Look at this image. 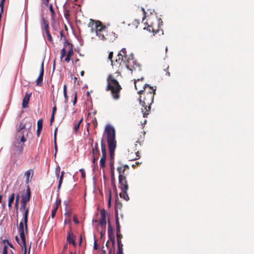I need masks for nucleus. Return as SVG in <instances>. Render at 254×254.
<instances>
[{"mask_svg": "<svg viewBox=\"0 0 254 254\" xmlns=\"http://www.w3.org/2000/svg\"><path fill=\"white\" fill-rule=\"evenodd\" d=\"M118 58L116 59V62H119V69L117 73L120 74L124 68L125 67L129 70L134 71H141V66L139 64H137L131 58L128 57L127 54V51L125 48H123L118 55Z\"/></svg>", "mask_w": 254, "mask_h": 254, "instance_id": "obj_1", "label": "nucleus"}, {"mask_svg": "<svg viewBox=\"0 0 254 254\" xmlns=\"http://www.w3.org/2000/svg\"><path fill=\"white\" fill-rule=\"evenodd\" d=\"M129 168V167L127 165H121L117 168V171L119 173V188L122 190L120 195L121 198H123L126 201H127L129 199L127 193L128 186L126 178L128 174L127 170H128Z\"/></svg>", "mask_w": 254, "mask_h": 254, "instance_id": "obj_2", "label": "nucleus"}, {"mask_svg": "<svg viewBox=\"0 0 254 254\" xmlns=\"http://www.w3.org/2000/svg\"><path fill=\"white\" fill-rule=\"evenodd\" d=\"M107 91H110L113 98L118 100L120 97V93L122 88L118 81L115 79L113 74H110L107 78Z\"/></svg>", "mask_w": 254, "mask_h": 254, "instance_id": "obj_3", "label": "nucleus"}, {"mask_svg": "<svg viewBox=\"0 0 254 254\" xmlns=\"http://www.w3.org/2000/svg\"><path fill=\"white\" fill-rule=\"evenodd\" d=\"M139 94L140 95L139 101L142 106L141 111L143 113V117H146L150 112L151 105L153 102L154 95H153V93Z\"/></svg>", "mask_w": 254, "mask_h": 254, "instance_id": "obj_4", "label": "nucleus"}, {"mask_svg": "<svg viewBox=\"0 0 254 254\" xmlns=\"http://www.w3.org/2000/svg\"><path fill=\"white\" fill-rule=\"evenodd\" d=\"M20 193V200L21 206L20 210L23 211V221L24 222H27L28 221V214L29 212V208L26 207V203L30 200L31 196V191L29 186L27 187L26 190H23L19 192Z\"/></svg>", "mask_w": 254, "mask_h": 254, "instance_id": "obj_5", "label": "nucleus"}, {"mask_svg": "<svg viewBox=\"0 0 254 254\" xmlns=\"http://www.w3.org/2000/svg\"><path fill=\"white\" fill-rule=\"evenodd\" d=\"M105 131L107 134V142L109 151H115L117 144V142L115 139V128L110 125H107L106 126Z\"/></svg>", "mask_w": 254, "mask_h": 254, "instance_id": "obj_6", "label": "nucleus"}, {"mask_svg": "<svg viewBox=\"0 0 254 254\" xmlns=\"http://www.w3.org/2000/svg\"><path fill=\"white\" fill-rule=\"evenodd\" d=\"M88 26L90 27L91 33L95 32L96 35L99 38L102 34H104L107 28L102 23L98 20H94L90 19Z\"/></svg>", "mask_w": 254, "mask_h": 254, "instance_id": "obj_7", "label": "nucleus"}, {"mask_svg": "<svg viewBox=\"0 0 254 254\" xmlns=\"http://www.w3.org/2000/svg\"><path fill=\"white\" fill-rule=\"evenodd\" d=\"M66 54L69 56L70 57L73 54V45L67 40L64 43V47L61 50V60L63 59L65 56Z\"/></svg>", "mask_w": 254, "mask_h": 254, "instance_id": "obj_8", "label": "nucleus"}, {"mask_svg": "<svg viewBox=\"0 0 254 254\" xmlns=\"http://www.w3.org/2000/svg\"><path fill=\"white\" fill-rule=\"evenodd\" d=\"M117 35L112 30L107 28L104 34H102L99 37V39L103 41H108L109 42H113L116 38Z\"/></svg>", "mask_w": 254, "mask_h": 254, "instance_id": "obj_9", "label": "nucleus"}, {"mask_svg": "<svg viewBox=\"0 0 254 254\" xmlns=\"http://www.w3.org/2000/svg\"><path fill=\"white\" fill-rule=\"evenodd\" d=\"M24 227L25 230L27 231V223H19L18 228V231L19 233L20 238L22 240V244L24 247H26V240L24 234Z\"/></svg>", "mask_w": 254, "mask_h": 254, "instance_id": "obj_10", "label": "nucleus"}, {"mask_svg": "<svg viewBox=\"0 0 254 254\" xmlns=\"http://www.w3.org/2000/svg\"><path fill=\"white\" fill-rule=\"evenodd\" d=\"M108 234L109 238V240H108L106 243V246L108 247V245L109 244V241H111L112 243V246L114 247L115 244V239L114 233V228L112 226L111 223H108Z\"/></svg>", "mask_w": 254, "mask_h": 254, "instance_id": "obj_11", "label": "nucleus"}, {"mask_svg": "<svg viewBox=\"0 0 254 254\" xmlns=\"http://www.w3.org/2000/svg\"><path fill=\"white\" fill-rule=\"evenodd\" d=\"M163 25V22L161 21L158 24V26L157 29H155L152 25H147V27H145L144 29H146L147 31L149 32H152L153 35H155L157 34H158L159 35L163 34V31L162 29H160V25Z\"/></svg>", "mask_w": 254, "mask_h": 254, "instance_id": "obj_12", "label": "nucleus"}, {"mask_svg": "<svg viewBox=\"0 0 254 254\" xmlns=\"http://www.w3.org/2000/svg\"><path fill=\"white\" fill-rule=\"evenodd\" d=\"M42 22L43 25V29L45 32V33L47 35L48 40L51 43L53 42V38L52 35L50 34L49 31V22L46 20L44 17L42 18Z\"/></svg>", "mask_w": 254, "mask_h": 254, "instance_id": "obj_13", "label": "nucleus"}, {"mask_svg": "<svg viewBox=\"0 0 254 254\" xmlns=\"http://www.w3.org/2000/svg\"><path fill=\"white\" fill-rule=\"evenodd\" d=\"M142 88L143 89H139L138 90V94H149V93H153V95L155 94L156 88L154 89L153 87L150 86L147 84H144Z\"/></svg>", "mask_w": 254, "mask_h": 254, "instance_id": "obj_14", "label": "nucleus"}, {"mask_svg": "<svg viewBox=\"0 0 254 254\" xmlns=\"http://www.w3.org/2000/svg\"><path fill=\"white\" fill-rule=\"evenodd\" d=\"M65 219L64 222H71L72 219L73 222H79L77 220V216L75 215L72 214L70 212H67L65 213Z\"/></svg>", "mask_w": 254, "mask_h": 254, "instance_id": "obj_15", "label": "nucleus"}, {"mask_svg": "<svg viewBox=\"0 0 254 254\" xmlns=\"http://www.w3.org/2000/svg\"><path fill=\"white\" fill-rule=\"evenodd\" d=\"M44 75V63L42 62L41 68L40 71L38 78L36 80V85L37 86H41L43 84V78Z\"/></svg>", "mask_w": 254, "mask_h": 254, "instance_id": "obj_16", "label": "nucleus"}, {"mask_svg": "<svg viewBox=\"0 0 254 254\" xmlns=\"http://www.w3.org/2000/svg\"><path fill=\"white\" fill-rule=\"evenodd\" d=\"M127 158L130 160H135L139 159L140 158L139 151H135V152H133L132 151H130L129 150H128Z\"/></svg>", "mask_w": 254, "mask_h": 254, "instance_id": "obj_17", "label": "nucleus"}, {"mask_svg": "<svg viewBox=\"0 0 254 254\" xmlns=\"http://www.w3.org/2000/svg\"><path fill=\"white\" fill-rule=\"evenodd\" d=\"M31 93L26 92L22 100V108L25 109L28 107V103L30 100Z\"/></svg>", "mask_w": 254, "mask_h": 254, "instance_id": "obj_18", "label": "nucleus"}, {"mask_svg": "<svg viewBox=\"0 0 254 254\" xmlns=\"http://www.w3.org/2000/svg\"><path fill=\"white\" fill-rule=\"evenodd\" d=\"M100 215L101 216L99 222H106L107 220L109 222L108 214L104 209L101 210Z\"/></svg>", "mask_w": 254, "mask_h": 254, "instance_id": "obj_19", "label": "nucleus"}, {"mask_svg": "<svg viewBox=\"0 0 254 254\" xmlns=\"http://www.w3.org/2000/svg\"><path fill=\"white\" fill-rule=\"evenodd\" d=\"M17 141H19L18 138H16ZM23 149V144H20V143L17 142L15 144L13 145V150L15 152H17L18 153H21L22 152Z\"/></svg>", "mask_w": 254, "mask_h": 254, "instance_id": "obj_20", "label": "nucleus"}, {"mask_svg": "<svg viewBox=\"0 0 254 254\" xmlns=\"http://www.w3.org/2000/svg\"><path fill=\"white\" fill-rule=\"evenodd\" d=\"M67 241L70 244H75V241L73 239V235L70 226H69V230L67 231Z\"/></svg>", "mask_w": 254, "mask_h": 254, "instance_id": "obj_21", "label": "nucleus"}, {"mask_svg": "<svg viewBox=\"0 0 254 254\" xmlns=\"http://www.w3.org/2000/svg\"><path fill=\"white\" fill-rule=\"evenodd\" d=\"M143 79H144L143 76H141L140 78H138L136 79H134V85H135V88L136 90L138 89V87L141 86H143V84H142V83H141V84L138 83V85H137V82H142L143 80Z\"/></svg>", "mask_w": 254, "mask_h": 254, "instance_id": "obj_22", "label": "nucleus"}, {"mask_svg": "<svg viewBox=\"0 0 254 254\" xmlns=\"http://www.w3.org/2000/svg\"><path fill=\"white\" fill-rule=\"evenodd\" d=\"M113 56V52H110L109 54V56H108L109 60H110L111 61V64H112V66L113 67L114 66H116V67H119V62H116V61H113L112 60Z\"/></svg>", "mask_w": 254, "mask_h": 254, "instance_id": "obj_23", "label": "nucleus"}, {"mask_svg": "<svg viewBox=\"0 0 254 254\" xmlns=\"http://www.w3.org/2000/svg\"><path fill=\"white\" fill-rule=\"evenodd\" d=\"M101 152H102V156H106V145L103 143V138L101 139Z\"/></svg>", "mask_w": 254, "mask_h": 254, "instance_id": "obj_24", "label": "nucleus"}, {"mask_svg": "<svg viewBox=\"0 0 254 254\" xmlns=\"http://www.w3.org/2000/svg\"><path fill=\"white\" fill-rule=\"evenodd\" d=\"M15 198V194L12 193L9 197L8 201V206L9 208L11 207V204L13 202Z\"/></svg>", "mask_w": 254, "mask_h": 254, "instance_id": "obj_25", "label": "nucleus"}, {"mask_svg": "<svg viewBox=\"0 0 254 254\" xmlns=\"http://www.w3.org/2000/svg\"><path fill=\"white\" fill-rule=\"evenodd\" d=\"M32 173V175H33V171L32 170H29L27 171L25 173V176H26V184H28L30 180L29 177L30 176L31 173Z\"/></svg>", "mask_w": 254, "mask_h": 254, "instance_id": "obj_26", "label": "nucleus"}, {"mask_svg": "<svg viewBox=\"0 0 254 254\" xmlns=\"http://www.w3.org/2000/svg\"><path fill=\"white\" fill-rule=\"evenodd\" d=\"M64 174V171H62L61 173V175L60 177V180L59 181V184H58V191L60 189V188L61 187L62 184L63 183V180Z\"/></svg>", "mask_w": 254, "mask_h": 254, "instance_id": "obj_27", "label": "nucleus"}, {"mask_svg": "<svg viewBox=\"0 0 254 254\" xmlns=\"http://www.w3.org/2000/svg\"><path fill=\"white\" fill-rule=\"evenodd\" d=\"M92 146V156H99L100 155V151L98 148L94 147L93 145Z\"/></svg>", "mask_w": 254, "mask_h": 254, "instance_id": "obj_28", "label": "nucleus"}, {"mask_svg": "<svg viewBox=\"0 0 254 254\" xmlns=\"http://www.w3.org/2000/svg\"><path fill=\"white\" fill-rule=\"evenodd\" d=\"M25 128V124L23 123H20L19 126V128L18 129V132L20 134H23V129Z\"/></svg>", "mask_w": 254, "mask_h": 254, "instance_id": "obj_29", "label": "nucleus"}, {"mask_svg": "<svg viewBox=\"0 0 254 254\" xmlns=\"http://www.w3.org/2000/svg\"><path fill=\"white\" fill-rule=\"evenodd\" d=\"M106 156H102L100 161V166L101 168H104L105 166V161Z\"/></svg>", "mask_w": 254, "mask_h": 254, "instance_id": "obj_30", "label": "nucleus"}, {"mask_svg": "<svg viewBox=\"0 0 254 254\" xmlns=\"http://www.w3.org/2000/svg\"><path fill=\"white\" fill-rule=\"evenodd\" d=\"M58 207V201H57L56 204L55 206V207L53 208V209L51 213V217L52 218H54L55 216V215L56 214L57 209Z\"/></svg>", "mask_w": 254, "mask_h": 254, "instance_id": "obj_31", "label": "nucleus"}, {"mask_svg": "<svg viewBox=\"0 0 254 254\" xmlns=\"http://www.w3.org/2000/svg\"><path fill=\"white\" fill-rule=\"evenodd\" d=\"M64 97L65 98V102L67 103L68 102V96L67 95V91H66V84H64Z\"/></svg>", "mask_w": 254, "mask_h": 254, "instance_id": "obj_32", "label": "nucleus"}, {"mask_svg": "<svg viewBox=\"0 0 254 254\" xmlns=\"http://www.w3.org/2000/svg\"><path fill=\"white\" fill-rule=\"evenodd\" d=\"M49 9L51 13V17L53 19L54 18L55 15V12L54 11V10L52 4H50L49 5Z\"/></svg>", "mask_w": 254, "mask_h": 254, "instance_id": "obj_33", "label": "nucleus"}, {"mask_svg": "<svg viewBox=\"0 0 254 254\" xmlns=\"http://www.w3.org/2000/svg\"><path fill=\"white\" fill-rule=\"evenodd\" d=\"M43 127V120L39 119L37 122V129H42Z\"/></svg>", "mask_w": 254, "mask_h": 254, "instance_id": "obj_34", "label": "nucleus"}, {"mask_svg": "<svg viewBox=\"0 0 254 254\" xmlns=\"http://www.w3.org/2000/svg\"><path fill=\"white\" fill-rule=\"evenodd\" d=\"M26 247H24V252L23 254H26ZM2 254H7V247L5 245L3 247Z\"/></svg>", "mask_w": 254, "mask_h": 254, "instance_id": "obj_35", "label": "nucleus"}, {"mask_svg": "<svg viewBox=\"0 0 254 254\" xmlns=\"http://www.w3.org/2000/svg\"><path fill=\"white\" fill-rule=\"evenodd\" d=\"M111 183L112 186L116 188V185H115V178L114 175V172L111 173Z\"/></svg>", "mask_w": 254, "mask_h": 254, "instance_id": "obj_36", "label": "nucleus"}, {"mask_svg": "<svg viewBox=\"0 0 254 254\" xmlns=\"http://www.w3.org/2000/svg\"><path fill=\"white\" fill-rule=\"evenodd\" d=\"M20 197V193H18V194H16V198H15V205L16 207H18V201L19 200Z\"/></svg>", "mask_w": 254, "mask_h": 254, "instance_id": "obj_37", "label": "nucleus"}, {"mask_svg": "<svg viewBox=\"0 0 254 254\" xmlns=\"http://www.w3.org/2000/svg\"><path fill=\"white\" fill-rule=\"evenodd\" d=\"M111 198H112V190L111 189L109 190V198L108 200V203L109 206H110L111 203Z\"/></svg>", "mask_w": 254, "mask_h": 254, "instance_id": "obj_38", "label": "nucleus"}, {"mask_svg": "<svg viewBox=\"0 0 254 254\" xmlns=\"http://www.w3.org/2000/svg\"><path fill=\"white\" fill-rule=\"evenodd\" d=\"M57 129H58L57 128H56V129L55 130V133H54V143H55V149L56 152H57V148H58L57 143H56V133H57Z\"/></svg>", "mask_w": 254, "mask_h": 254, "instance_id": "obj_39", "label": "nucleus"}, {"mask_svg": "<svg viewBox=\"0 0 254 254\" xmlns=\"http://www.w3.org/2000/svg\"><path fill=\"white\" fill-rule=\"evenodd\" d=\"M123 246L118 247V251L117 254H123Z\"/></svg>", "mask_w": 254, "mask_h": 254, "instance_id": "obj_40", "label": "nucleus"}, {"mask_svg": "<svg viewBox=\"0 0 254 254\" xmlns=\"http://www.w3.org/2000/svg\"><path fill=\"white\" fill-rule=\"evenodd\" d=\"M60 173V167L59 166H57L55 169V174L57 177H59Z\"/></svg>", "mask_w": 254, "mask_h": 254, "instance_id": "obj_41", "label": "nucleus"}, {"mask_svg": "<svg viewBox=\"0 0 254 254\" xmlns=\"http://www.w3.org/2000/svg\"><path fill=\"white\" fill-rule=\"evenodd\" d=\"M15 240L17 241V242L21 246L22 249H24V247L23 246L22 242V240L20 241L18 238V237L16 236H15Z\"/></svg>", "mask_w": 254, "mask_h": 254, "instance_id": "obj_42", "label": "nucleus"}, {"mask_svg": "<svg viewBox=\"0 0 254 254\" xmlns=\"http://www.w3.org/2000/svg\"><path fill=\"white\" fill-rule=\"evenodd\" d=\"M5 0H1L0 2V7L1 9V12H3L4 3Z\"/></svg>", "mask_w": 254, "mask_h": 254, "instance_id": "obj_43", "label": "nucleus"}, {"mask_svg": "<svg viewBox=\"0 0 254 254\" xmlns=\"http://www.w3.org/2000/svg\"><path fill=\"white\" fill-rule=\"evenodd\" d=\"M121 227L120 225V223H116V233H119L121 232Z\"/></svg>", "mask_w": 254, "mask_h": 254, "instance_id": "obj_44", "label": "nucleus"}, {"mask_svg": "<svg viewBox=\"0 0 254 254\" xmlns=\"http://www.w3.org/2000/svg\"><path fill=\"white\" fill-rule=\"evenodd\" d=\"M92 162L93 163H95V162L98 159L99 156L95 155V156H92Z\"/></svg>", "mask_w": 254, "mask_h": 254, "instance_id": "obj_45", "label": "nucleus"}, {"mask_svg": "<svg viewBox=\"0 0 254 254\" xmlns=\"http://www.w3.org/2000/svg\"><path fill=\"white\" fill-rule=\"evenodd\" d=\"M80 125L78 123L75 124L74 126V130L75 132H77L79 128Z\"/></svg>", "mask_w": 254, "mask_h": 254, "instance_id": "obj_46", "label": "nucleus"}, {"mask_svg": "<svg viewBox=\"0 0 254 254\" xmlns=\"http://www.w3.org/2000/svg\"><path fill=\"white\" fill-rule=\"evenodd\" d=\"M22 136L20 137V141L23 143H24L26 141V139L25 138L24 134H21Z\"/></svg>", "mask_w": 254, "mask_h": 254, "instance_id": "obj_47", "label": "nucleus"}, {"mask_svg": "<svg viewBox=\"0 0 254 254\" xmlns=\"http://www.w3.org/2000/svg\"><path fill=\"white\" fill-rule=\"evenodd\" d=\"M80 172L81 173V176L82 178H84L85 177V172L83 169H80L79 170Z\"/></svg>", "mask_w": 254, "mask_h": 254, "instance_id": "obj_48", "label": "nucleus"}, {"mask_svg": "<svg viewBox=\"0 0 254 254\" xmlns=\"http://www.w3.org/2000/svg\"><path fill=\"white\" fill-rule=\"evenodd\" d=\"M114 152H115V151H109V153H110V159L111 160H113L114 159Z\"/></svg>", "mask_w": 254, "mask_h": 254, "instance_id": "obj_49", "label": "nucleus"}, {"mask_svg": "<svg viewBox=\"0 0 254 254\" xmlns=\"http://www.w3.org/2000/svg\"><path fill=\"white\" fill-rule=\"evenodd\" d=\"M116 236H117V239H119V240H122V239L123 237V236L121 234V232L119 233H116Z\"/></svg>", "mask_w": 254, "mask_h": 254, "instance_id": "obj_50", "label": "nucleus"}, {"mask_svg": "<svg viewBox=\"0 0 254 254\" xmlns=\"http://www.w3.org/2000/svg\"><path fill=\"white\" fill-rule=\"evenodd\" d=\"M65 56H66V57L64 59V60L66 63H68L71 60V57L66 54L65 55Z\"/></svg>", "mask_w": 254, "mask_h": 254, "instance_id": "obj_51", "label": "nucleus"}, {"mask_svg": "<svg viewBox=\"0 0 254 254\" xmlns=\"http://www.w3.org/2000/svg\"><path fill=\"white\" fill-rule=\"evenodd\" d=\"M164 71L166 72L165 74H166V75H167L168 76H170V73L169 71V66H167L166 69H164Z\"/></svg>", "mask_w": 254, "mask_h": 254, "instance_id": "obj_52", "label": "nucleus"}, {"mask_svg": "<svg viewBox=\"0 0 254 254\" xmlns=\"http://www.w3.org/2000/svg\"><path fill=\"white\" fill-rule=\"evenodd\" d=\"M117 241L118 243V247L123 246V244L122 243V240L117 239Z\"/></svg>", "mask_w": 254, "mask_h": 254, "instance_id": "obj_53", "label": "nucleus"}, {"mask_svg": "<svg viewBox=\"0 0 254 254\" xmlns=\"http://www.w3.org/2000/svg\"><path fill=\"white\" fill-rule=\"evenodd\" d=\"M76 102H77V93H76V92H75V94H74V100L73 101V105H74L76 104Z\"/></svg>", "mask_w": 254, "mask_h": 254, "instance_id": "obj_54", "label": "nucleus"}, {"mask_svg": "<svg viewBox=\"0 0 254 254\" xmlns=\"http://www.w3.org/2000/svg\"><path fill=\"white\" fill-rule=\"evenodd\" d=\"M56 111H57V107H56V106L55 105L53 108L52 115H55L56 114Z\"/></svg>", "mask_w": 254, "mask_h": 254, "instance_id": "obj_55", "label": "nucleus"}, {"mask_svg": "<svg viewBox=\"0 0 254 254\" xmlns=\"http://www.w3.org/2000/svg\"><path fill=\"white\" fill-rule=\"evenodd\" d=\"M60 35H61V39H62L63 37H64V39H65V37L64 35V31L63 30L60 31Z\"/></svg>", "mask_w": 254, "mask_h": 254, "instance_id": "obj_56", "label": "nucleus"}, {"mask_svg": "<svg viewBox=\"0 0 254 254\" xmlns=\"http://www.w3.org/2000/svg\"><path fill=\"white\" fill-rule=\"evenodd\" d=\"M55 119V115H52L50 119V125H51Z\"/></svg>", "mask_w": 254, "mask_h": 254, "instance_id": "obj_57", "label": "nucleus"}, {"mask_svg": "<svg viewBox=\"0 0 254 254\" xmlns=\"http://www.w3.org/2000/svg\"><path fill=\"white\" fill-rule=\"evenodd\" d=\"M64 15L65 18H68L69 16V11L68 10H66L64 13Z\"/></svg>", "mask_w": 254, "mask_h": 254, "instance_id": "obj_58", "label": "nucleus"}, {"mask_svg": "<svg viewBox=\"0 0 254 254\" xmlns=\"http://www.w3.org/2000/svg\"><path fill=\"white\" fill-rule=\"evenodd\" d=\"M43 3L45 4V5L48 6L49 2V0H42Z\"/></svg>", "mask_w": 254, "mask_h": 254, "instance_id": "obj_59", "label": "nucleus"}, {"mask_svg": "<svg viewBox=\"0 0 254 254\" xmlns=\"http://www.w3.org/2000/svg\"><path fill=\"white\" fill-rule=\"evenodd\" d=\"M111 173L112 172H114V164H113V162H112V161H111Z\"/></svg>", "mask_w": 254, "mask_h": 254, "instance_id": "obj_60", "label": "nucleus"}, {"mask_svg": "<svg viewBox=\"0 0 254 254\" xmlns=\"http://www.w3.org/2000/svg\"><path fill=\"white\" fill-rule=\"evenodd\" d=\"M41 130H42V129H37V135L38 136H40V134L41 133Z\"/></svg>", "mask_w": 254, "mask_h": 254, "instance_id": "obj_61", "label": "nucleus"}, {"mask_svg": "<svg viewBox=\"0 0 254 254\" xmlns=\"http://www.w3.org/2000/svg\"><path fill=\"white\" fill-rule=\"evenodd\" d=\"M109 254H114V250H112V249L111 248L109 252Z\"/></svg>", "mask_w": 254, "mask_h": 254, "instance_id": "obj_62", "label": "nucleus"}, {"mask_svg": "<svg viewBox=\"0 0 254 254\" xmlns=\"http://www.w3.org/2000/svg\"><path fill=\"white\" fill-rule=\"evenodd\" d=\"M93 122L94 126L96 127L97 126V122L96 119H95V120Z\"/></svg>", "mask_w": 254, "mask_h": 254, "instance_id": "obj_63", "label": "nucleus"}, {"mask_svg": "<svg viewBox=\"0 0 254 254\" xmlns=\"http://www.w3.org/2000/svg\"><path fill=\"white\" fill-rule=\"evenodd\" d=\"M121 203H117L116 202V207L118 208L119 206H121Z\"/></svg>", "mask_w": 254, "mask_h": 254, "instance_id": "obj_64", "label": "nucleus"}]
</instances>
